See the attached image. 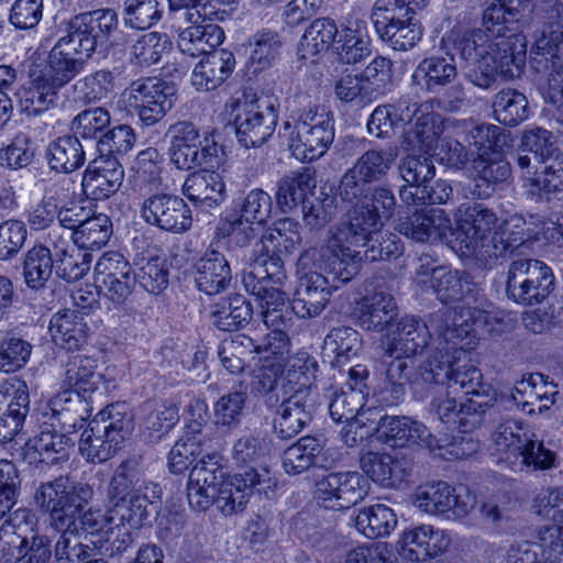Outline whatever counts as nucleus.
<instances>
[{
	"label": "nucleus",
	"instance_id": "obj_1",
	"mask_svg": "<svg viewBox=\"0 0 563 563\" xmlns=\"http://www.w3.org/2000/svg\"><path fill=\"white\" fill-rule=\"evenodd\" d=\"M362 256L327 232L321 246L303 250L297 260V285L291 309L299 318H316L332 292L357 275Z\"/></svg>",
	"mask_w": 563,
	"mask_h": 563
},
{
	"label": "nucleus",
	"instance_id": "obj_2",
	"mask_svg": "<svg viewBox=\"0 0 563 563\" xmlns=\"http://www.w3.org/2000/svg\"><path fill=\"white\" fill-rule=\"evenodd\" d=\"M417 283L429 287L443 303L457 302L454 308H444L430 318L431 327L442 341L457 343L465 338H475L476 330L488 320L492 306L483 289L457 271L444 266L429 268L428 257H420Z\"/></svg>",
	"mask_w": 563,
	"mask_h": 563
},
{
	"label": "nucleus",
	"instance_id": "obj_3",
	"mask_svg": "<svg viewBox=\"0 0 563 563\" xmlns=\"http://www.w3.org/2000/svg\"><path fill=\"white\" fill-rule=\"evenodd\" d=\"M158 484L147 479L137 459H128L114 470L108 487V509L89 508L77 517L84 531L101 538L113 533V525L142 528L151 517V506L161 500Z\"/></svg>",
	"mask_w": 563,
	"mask_h": 563
},
{
	"label": "nucleus",
	"instance_id": "obj_4",
	"mask_svg": "<svg viewBox=\"0 0 563 563\" xmlns=\"http://www.w3.org/2000/svg\"><path fill=\"white\" fill-rule=\"evenodd\" d=\"M118 14L111 8L96 9L73 16L67 34L52 47L47 64H38L41 74L59 90L80 74L98 47L107 44L118 27Z\"/></svg>",
	"mask_w": 563,
	"mask_h": 563
},
{
	"label": "nucleus",
	"instance_id": "obj_5",
	"mask_svg": "<svg viewBox=\"0 0 563 563\" xmlns=\"http://www.w3.org/2000/svg\"><path fill=\"white\" fill-rule=\"evenodd\" d=\"M478 340V330L475 338H465L457 343L443 341L449 346L440 357L432 356L420 364V376L427 384H445L446 389L457 394L477 397L478 400H487L490 387L482 382L481 371L466 360V351L471 350Z\"/></svg>",
	"mask_w": 563,
	"mask_h": 563
},
{
	"label": "nucleus",
	"instance_id": "obj_6",
	"mask_svg": "<svg viewBox=\"0 0 563 563\" xmlns=\"http://www.w3.org/2000/svg\"><path fill=\"white\" fill-rule=\"evenodd\" d=\"M376 422L377 438L393 448L418 445L430 452L439 450V455L445 457L449 454L454 459H465L477 450V443L464 437L443 445L423 423L407 416L385 415L376 419Z\"/></svg>",
	"mask_w": 563,
	"mask_h": 563
},
{
	"label": "nucleus",
	"instance_id": "obj_7",
	"mask_svg": "<svg viewBox=\"0 0 563 563\" xmlns=\"http://www.w3.org/2000/svg\"><path fill=\"white\" fill-rule=\"evenodd\" d=\"M92 497L93 489L89 484L60 475L53 481L40 483L33 501L40 511L48 515L53 528H65L75 525Z\"/></svg>",
	"mask_w": 563,
	"mask_h": 563
},
{
	"label": "nucleus",
	"instance_id": "obj_8",
	"mask_svg": "<svg viewBox=\"0 0 563 563\" xmlns=\"http://www.w3.org/2000/svg\"><path fill=\"white\" fill-rule=\"evenodd\" d=\"M428 3L429 0H376L372 20L380 40L395 51L416 46L422 37L416 11Z\"/></svg>",
	"mask_w": 563,
	"mask_h": 563
},
{
	"label": "nucleus",
	"instance_id": "obj_9",
	"mask_svg": "<svg viewBox=\"0 0 563 563\" xmlns=\"http://www.w3.org/2000/svg\"><path fill=\"white\" fill-rule=\"evenodd\" d=\"M121 405H110L98 412L82 431L79 452L87 462L100 464L110 460L132 431V418L120 410Z\"/></svg>",
	"mask_w": 563,
	"mask_h": 563
},
{
	"label": "nucleus",
	"instance_id": "obj_10",
	"mask_svg": "<svg viewBox=\"0 0 563 563\" xmlns=\"http://www.w3.org/2000/svg\"><path fill=\"white\" fill-rule=\"evenodd\" d=\"M289 132V148L302 162H312L323 156L334 141L333 113L321 106L303 109L295 124L285 122Z\"/></svg>",
	"mask_w": 563,
	"mask_h": 563
},
{
	"label": "nucleus",
	"instance_id": "obj_11",
	"mask_svg": "<svg viewBox=\"0 0 563 563\" xmlns=\"http://www.w3.org/2000/svg\"><path fill=\"white\" fill-rule=\"evenodd\" d=\"M371 201L354 208L349 221L339 222L329 228V233L341 240L349 249L374 238L373 234L382 229L396 208V198L391 189L379 186L371 190Z\"/></svg>",
	"mask_w": 563,
	"mask_h": 563
},
{
	"label": "nucleus",
	"instance_id": "obj_12",
	"mask_svg": "<svg viewBox=\"0 0 563 563\" xmlns=\"http://www.w3.org/2000/svg\"><path fill=\"white\" fill-rule=\"evenodd\" d=\"M175 96L176 88L172 82L157 77H145L130 84L121 93L118 107L136 115L143 128H151L172 110Z\"/></svg>",
	"mask_w": 563,
	"mask_h": 563
},
{
	"label": "nucleus",
	"instance_id": "obj_13",
	"mask_svg": "<svg viewBox=\"0 0 563 563\" xmlns=\"http://www.w3.org/2000/svg\"><path fill=\"white\" fill-rule=\"evenodd\" d=\"M555 277L551 267L537 258L520 257L508 267L506 294L523 306L543 302L554 290Z\"/></svg>",
	"mask_w": 563,
	"mask_h": 563
},
{
	"label": "nucleus",
	"instance_id": "obj_14",
	"mask_svg": "<svg viewBox=\"0 0 563 563\" xmlns=\"http://www.w3.org/2000/svg\"><path fill=\"white\" fill-rule=\"evenodd\" d=\"M169 139L170 162L181 170L197 167L213 168L219 164V146L213 140H201L199 129L190 121L173 123L166 133Z\"/></svg>",
	"mask_w": 563,
	"mask_h": 563
},
{
	"label": "nucleus",
	"instance_id": "obj_15",
	"mask_svg": "<svg viewBox=\"0 0 563 563\" xmlns=\"http://www.w3.org/2000/svg\"><path fill=\"white\" fill-rule=\"evenodd\" d=\"M411 503L418 510L445 519H462L475 505V497L468 492L456 488L444 481H432L416 487Z\"/></svg>",
	"mask_w": 563,
	"mask_h": 563
},
{
	"label": "nucleus",
	"instance_id": "obj_16",
	"mask_svg": "<svg viewBox=\"0 0 563 563\" xmlns=\"http://www.w3.org/2000/svg\"><path fill=\"white\" fill-rule=\"evenodd\" d=\"M563 44V14L556 23L543 26L536 34L532 51L538 63L544 62L549 71L547 78L545 99L553 104H563V55L560 45Z\"/></svg>",
	"mask_w": 563,
	"mask_h": 563
},
{
	"label": "nucleus",
	"instance_id": "obj_17",
	"mask_svg": "<svg viewBox=\"0 0 563 563\" xmlns=\"http://www.w3.org/2000/svg\"><path fill=\"white\" fill-rule=\"evenodd\" d=\"M240 214L227 218L219 230L239 246H245L255 238L253 224H264L271 217L273 201L268 192L261 188L250 190L236 203Z\"/></svg>",
	"mask_w": 563,
	"mask_h": 563
},
{
	"label": "nucleus",
	"instance_id": "obj_18",
	"mask_svg": "<svg viewBox=\"0 0 563 563\" xmlns=\"http://www.w3.org/2000/svg\"><path fill=\"white\" fill-rule=\"evenodd\" d=\"M367 481L358 472H332L316 482L314 498L325 509L345 510L367 495Z\"/></svg>",
	"mask_w": 563,
	"mask_h": 563
},
{
	"label": "nucleus",
	"instance_id": "obj_19",
	"mask_svg": "<svg viewBox=\"0 0 563 563\" xmlns=\"http://www.w3.org/2000/svg\"><path fill=\"white\" fill-rule=\"evenodd\" d=\"M275 484L276 482L271 476L268 468L251 467L243 473L228 476L227 481L220 486L214 503L224 516H232L245 509L250 496L255 490L260 494H266L267 489L275 486Z\"/></svg>",
	"mask_w": 563,
	"mask_h": 563
},
{
	"label": "nucleus",
	"instance_id": "obj_20",
	"mask_svg": "<svg viewBox=\"0 0 563 563\" xmlns=\"http://www.w3.org/2000/svg\"><path fill=\"white\" fill-rule=\"evenodd\" d=\"M456 240L464 255L483 247V243L499 227L496 212L479 202H464L455 212Z\"/></svg>",
	"mask_w": 563,
	"mask_h": 563
},
{
	"label": "nucleus",
	"instance_id": "obj_21",
	"mask_svg": "<svg viewBox=\"0 0 563 563\" xmlns=\"http://www.w3.org/2000/svg\"><path fill=\"white\" fill-rule=\"evenodd\" d=\"M141 217L148 225L173 234H183L192 227L190 207L183 198L169 194H155L144 199Z\"/></svg>",
	"mask_w": 563,
	"mask_h": 563
},
{
	"label": "nucleus",
	"instance_id": "obj_22",
	"mask_svg": "<svg viewBox=\"0 0 563 563\" xmlns=\"http://www.w3.org/2000/svg\"><path fill=\"white\" fill-rule=\"evenodd\" d=\"M511 44L512 46H509L501 40L496 45H501L499 47L504 48L503 55L495 54L487 60L474 63L477 66L468 73L470 81L478 88L489 89L496 82L497 75L504 79L519 77L526 64V37H517Z\"/></svg>",
	"mask_w": 563,
	"mask_h": 563
},
{
	"label": "nucleus",
	"instance_id": "obj_23",
	"mask_svg": "<svg viewBox=\"0 0 563 563\" xmlns=\"http://www.w3.org/2000/svg\"><path fill=\"white\" fill-rule=\"evenodd\" d=\"M222 456L212 453L200 459L191 468L187 484L189 505L197 510H206L217 498L220 486L227 481Z\"/></svg>",
	"mask_w": 563,
	"mask_h": 563
},
{
	"label": "nucleus",
	"instance_id": "obj_24",
	"mask_svg": "<svg viewBox=\"0 0 563 563\" xmlns=\"http://www.w3.org/2000/svg\"><path fill=\"white\" fill-rule=\"evenodd\" d=\"M451 394V389L439 394L431 401L432 411L449 428L462 433L472 432L482 423L487 408L490 407V398L487 400L467 398L465 401L457 402L455 396Z\"/></svg>",
	"mask_w": 563,
	"mask_h": 563
},
{
	"label": "nucleus",
	"instance_id": "obj_25",
	"mask_svg": "<svg viewBox=\"0 0 563 563\" xmlns=\"http://www.w3.org/2000/svg\"><path fill=\"white\" fill-rule=\"evenodd\" d=\"M471 174L473 196L487 199L510 178L511 166L501 151H485L471 161Z\"/></svg>",
	"mask_w": 563,
	"mask_h": 563
},
{
	"label": "nucleus",
	"instance_id": "obj_26",
	"mask_svg": "<svg viewBox=\"0 0 563 563\" xmlns=\"http://www.w3.org/2000/svg\"><path fill=\"white\" fill-rule=\"evenodd\" d=\"M236 136L246 148L263 145L274 133L277 114L269 101L250 104L236 120Z\"/></svg>",
	"mask_w": 563,
	"mask_h": 563
},
{
	"label": "nucleus",
	"instance_id": "obj_27",
	"mask_svg": "<svg viewBox=\"0 0 563 563\" xmlns=\"http://www.w3.org/2000/svg\"><path fill=\"white\" fill-rule=\"evenodd\" d=\"M431 340L424 321L415 316L400 318L382 339L380 346L390 353L415 356L424 351Z\"/></svg>",
	"mask_w": 563,
	"mask_h": 563
},
{
	"label": "nucleus",
	"instance_id": "obj_28",
	"mask_svg": "<svg viewBox=\"0 0 563 563\" xmlns=\"http://www.w3.org/2000/svg\"><path fill=\"white\" fill-rule=\"evenodd\" d=\"M395 229L416 242H433L445 238L452 223L444 210L431 208L400 217Z\"/></svg>",
	"mask_w": 563,
	"mask_h": 563
},
{
	"label": "nucleus",
	"instance_id": "obj_29",
	"mask_svg": "<svg viewBox=\"0 0 563 563\" xmlns=\"http://www.w3.org/2000/svg\"><path fill=\"white\" fill-rule=\"evenodd\" d=\"M273 409V430L279 439L297 435L311 421V404L302 391L285 394Z\"/></svg>",
	"mask_w": 563,
	"mask_h": 563
},
{
	"label": "nucleus",
	"instance_id": "obj_30",
	"mask_svg": "<svg viewBox=\"0 0 563 563\" xmlns=\"http://www.w3.org/2000/svg\"><path fill=\"white\" fill-rule=\"evenodd\" d=\"M124 170L115 158H95L84 173L81 187L92 200H104L115 194L123 181Z\"/></svg>",
	"mask_w": 563,
	"mask_h": 563
},
{
	"label": "nucleus",
	"instance_id": "obj_31",
	"mask_svg": "<svg viewBox=\"0 0 563 563\" xmlns=\"http://www.w3.org/2000/svg\"><path fill=\"white\" fill-rule=\"evenodd\" d=\"M419 118L409 124H405L401 146L407 152L431 153L438 148L441 134L444 130L443 117L433 110L424 107Z\"/></svg>",
	"mask_w": 563,
	"mask_h": 563
},
{
	"label": "nucleus",
	"instance_id": "obj_32",
	"mask_svg": "<svg viewBox=\"0 0 563 563\" xmlns=\"http://www.w3.org/2000/svg\"><path fill=\"white\" fill-rule=\"evenodd\" d=\"M283 467L287 474H300L310 467L330 468L335 459L329 449L314 437H302L288 446L282 455Z\"/></svg>",
	"mask_w": 563,
	"mask_h": 563
},
{
	"label": "nucleus",
	"instance_id": "obj_33",
	"mask_svg": "<svg viewBox=\"0 0 563 563\" xmlns=\"http://www.w3.org/2000/svg\"><path fill=\"white\" fill-rule=\"evenodd\" d=\"M360 466L368 478L384 488L399 486L410 473L409 462L405 457L386 452L363 453L360 457Z\"/></svg>",
	"mask_w": 563,
	"mask_h": 563
},
{
	"label": "nucleus",
	"instance_id": "obj_34",
	"mask_svg": "<svg viewBox=\"0 0 563 563\" xmlns=\"http://www.w3.org/2000/svg\"><path fill=\"white\" fill-rule=\"evenodd\" d=\"M532 11L531 0H496L483 13V26L494 34H522L525 18Z\"/></svg>",
	"mask_w": 563,
	"mask_h": 563
},
{
	"label": "nucleus",
	"instance_id": "obj_35",
	"mask_svg": "<svg viewBox=\"0 0 563 563\" xmlns=\"http://www.w3.org/2000/svg\"><path fill=\"white\" fill-rule=\"evenodd\" d=\"M33 531L35 518L26 508L16 509L0 527V559L4 563H19L27 555V534L23 525Z\"/></svg>",
	"mask_w": 563,
	"mask_h": 563
},
{
	"label": "nucleus",
	"instance_id": "obj_36",
	"mask_svg": "<svg viewBox=\"0 0 563 563\" xmlns=\"http://www.w3.org/2000/svg\"><path fill=\"white\" fill-rule=\"evenodd\" d=\"M59 89L41 74L38 64H32L29 69V80L18 92L19 106L23 113L35 117L53 106L58 99Z\"/></svg>",
	"mask_w": 563,
	"mask_h": 563
},
{
	"label": "nucleus",
	"instance_id": "obj_37",
	"mask_svg": "<svg viewBox=\"0 0 563 563\" xmlns=\"http://www.w3.org/2000/svg\"><path fill=\"white\" fill-rule=\"evenodd\" d=\"M235 57L228 49L209 52L194 68L191 84L198 91H211L220 87L232 74Z\"/></svg>",
	"mask_w": 563,
	"mask_h": 563
},
{
	"label": "nucleus",
	"instance_id": "obj_38",
	"mask_svg": "<svg viewBox=\"0 0 563 563\" xmlns=\"http://www.w3.org/2000/svg\"><path fill=\"white\" fill-rule=\"evenodd\" d=\"M483 27L484 29H475L464 33L457 43L462 58L468 63L474 64L487 60L494 57L495 54L503 55L504 48H500V45H496L497 43H500L501 40L507 42L509 46H512L511 43L515 42V38L526 37L521 34H514L509 36H505V34H494L485 26Z\"/></svg>",
	"mask_w": 563,
	"mask_h": 563
},
{
	"label": "nucleus",
	"instance_id": "obj_39",
	"mask_svg": "<svg viewBox=\"0 0 563 563\" xmlns=\"http://www.w3.org/2000/svg\"><path fill=\"white\" fill-rule=\"evenodd\" d=\"M382 350L380 364L384 367L386 382L390 386L393 404L401 400L407 384H427L420 376V365L417 368L413 367V356Z\"/></svg>",
	"mask_w": 563,
	"mask_h": 563
},
{
	"label": "nucleus",
	"instance_id": "obj_40",
	"mask_svg": "<svg viewBox=\"0 0 563 563\" xmlns=\"http://www.w3.org/2000/svg\"><path fill=\"white\" fill-rule=\"evenodd\" d=\"M521 187L527 200L550 202L552 196L563 191V157L555 156L537 175H526Z\"/></svg>",
	"mask_w": 563,
	"mask_h": 563
},
{
	"label": "nucleus",
	"instance_id": "obj_41",
	"mask_svg": "<svg viewBox=\"0 0 563 563\" xmlns=\"http://www.w3.org/2000/svg\"><path fill=\"white\" fill-rule=\"evenodd\" d=\"M231 278L230 265L218 251H207L196 264L195 283L201 292L219 294L229 286Z\"/></svg>",
	"mask_w": 563,
	"mask_h": 563
},
{
	"label": "nucleus",
	"instance_id": "obj_42",
	"mask_svg": "<svg viewBox=\"0 0 563 563\" xmlns=\"http://www.w3.org/2000/svg\"><path fill=\"white\" fill-rule=\"evenodd\" d=\"M457 75L453 56H430L422 59L412 73V81L428 92H439Z\"/></svg>",
	"mask_w": 563,
	"mask_h": 563
},
{
	"label": "nucleus",
	"instance_id": "obj_43",
	"mask_svg": "<svg viewBox=\"0 0 563 563\" xmlns=\"http://www.w3.org/2000/svg\"><path fill=\"white\" fill-rule=\"evenodd\" d=\"M282 374L283 364L279 362L263 363L251 373V393L262 397L268 409H273L285 394L290 393L286 388Z\"/></svg>",
	"mask_w": 563,
	"mask_h": 563
},
{
	"label": "nucleus",
	"instance_id": "obj_44",
	"mask_svg": "<svg viewBox=\"0 0 563 563\" xmlns=\"http://www.w3.org/2000/svg\"><path fill=\"white\" fill-rule=\"evenodd\" d=\"M224 37V31L218 24L188 25L179 32L177 46L183 54L190 57L206 56L214 51Z\"/></svg>",
	"mask_w": 563,
	"mask_h": 563
},
{
	"label": "nucleus",
	"instance_id": "obj_45",
	"mask_svg": "<svg viewBox=\"0 0 563 563\" xmlns=\"http://www.w3.org/2000/svg\"><path fill=\"white\" fill-rule=\"evenodd\" d=\"M49 332L57 345L73 351L86 344L89 328L78 312L65 310L52 317Z\"/></svg>",
	"mask_w": 563,
	"mask_h": 563
},
{
	"label": "nucleus",
	"instance_id": "obj_46",
	"mask_svg": "<svg viewBox=\"0 0 563 563\" xmlns=\"http://www.w3.org/2000/svg\"><path fill=\"white\" fill-rule=\"evenodd\" d=\"M97 362L85 355L70 356L64 365L62 386L89 398L97 390L101 376L97 373Z\"/></svg>",
	"mask_w": 563,
	"mask_h": 563
},
{
	"label": "nucleus",
	"instance_id": "obj_47",
	"mask_svg": "<svg viewBox=\"0 0 563 563\" xmlns=\"http://www.w3.org/2000/svg\"><path fill=\"white\" fill-rule=\"evenodd\" d=\"M260 252L261 255L243 276L246 290H254L256 286L283 285L287 278L284 262L278 254L271 252L267 245H262Z\"/></svg>",
	"mask_w": 563,
	"mask_h": 563
},
{
	"label": "nucleus",
	"instance_id": "obj_48",
	"mask_svg": "<svg viewBox=\"0 0 563 563\" xmlns=\"http://www.w3.org/2000/svg\"><path fill=\"white\" fill-rule=\"evenodd\" d=\"M183 194L194 202L214 207L224 199V183L218 173L202 169L186 178Z\"/></svg>",
	"mask_w": 563,
	"mask_h": 563
},
{
	"label": "nucleus",
	"instance_id": "obj_49",
	"mask_svg": "<svg viewBox=\"0 0 563 563\" xmlns=\"http://www.w3.org/2000/svg\"><path fill=\"white\" fill-rule=\"evenodd\" d=\"M45 155L51 169L65 174L80 168L86 161L84 146L75 134L51 142Z\"/></svg>",
	"mask_w": 563,
	"mask_h": 563
},
{
	"label": "nucleus",
	"instance_id": "obj_50",
	"mask_svg": "<svg viewBox=\"0 0 563 563\" xmlns=\"http://www.w3.org/2000/svg\"><path fill=\"white\" fill-rule=\"evenodd\" d=\"M395 298L386 291L378 290L363 298L358 308V323L368 331H382L395 316Z\"/></svg>",
	"mask_w": 563,
	"mask_h": 563
},
{
	"label": "nucleus",
	"instance_id": "obj_51",
	"mask_svg": "<svg viewBox=\"0 0 563 563\" xmlns=\"http://www.w3.org/2000/svg\"><path fill=\"white\" fill-rule=\"evenodd\" d=\"M38 433L30 440L29 448L38 454V460L47 464H56L68 460L75 441L65 432L51 427L38 426Z\"/></svg>",
	"mask_w": 563,
	"mask_h": 563
},
{
	"label": "nucleus",
	"instance_id": "obj_52",
	"mask_svg": "<svg viewBox=\"0 0 563 563\" xmlns=\"http://www.w3.org/2000/svg\"><path fill=\"white\" fill-rule=\"evenodd\" d=\"M318 364L313 356L308 352L300 351L289 356L283 363V380L286 388L291 393L302 391L305 396H309V389L316 377Z\"/></svg>",
	"mask_w": 563,
	"mask_h": 563
},
{
	"label": "nucleus",
	"instance_id": "obj_53",
	"mask_svg": "<svg viewBox=\"0 0 563 563\" xmlns=\"http://www.w3.org/2000/svg\"><path fill=\"white\" fill-rule=\"evenodd\" d=\"M251 303L242 295H234L214 305L211 312L212 324L221 331H235L252 319Z\"/></svg>",
	"mask_w": 563,
	"mask_h": 563
},
{
	"label": "nucleus",
	"instance_id": "obj_54",
	"mask_svg": "<svg viewBox=\"0 0 563 563\" xmlns=\"http://www.w3.org/2000/svg\"><path fill=\"white\" fill-rule=\"evenodd\" d=\"M316 187V180L309 170L291 173L277 183L276 202L283 212L305 205L307 195Z\"/></svg>",
	"mask_w": 563,
	"mask_h": 563
},
{
	"label": "nucleus",
	"instance_id": "obj_55",
	"mask_svg": "<svg viewBox=\"0 0 563 563\" xmlns=\"http://www.w3.org/2000/svg\"><path fill=\"white\" fill-rule=\"evenodd\" d=\"M515 457L519 459L520 471L549 472L560 464L558 453L548 448L534 433L529 434L522 442Z\"/></svg>",
	"mask_w": 563,
	"mask_h": 563
},
{
	"label": "nucleus",
	"instance_id": "obj_56",
	"mask_svg": "<svg viewBox=\"0 0 563 563\" xmlns=\"http://www.w3.org/2000/svg\"><path fill=\"white\" fill-rule=\"evenodd\" d=\"M397 526L394 510L383 504H375L360 510L355 518L356 529L368 539L386 537Z\"/></svg>",
	"mask_w": 563,
	"mask_h": 563
},
{
	"label": "nucleus",
	"instance_id": "obj_57",
	"mask_svg": "<svg viewBox=\"0 0 563 563\" xmlns=\"http://www.w3.org/2000/svg\"><path fill=\"white\" fill-rule=\"evenodd\" d=\"M164 10V0H124L122 21L128 29L148 30L163 19Z\"/></svg>",
	"mask_w": 563,
	"mask_h": 563
},
{
	"label": "nucleus",
	"instance_id": "obj_58",
	"mask_svg": "<svg viewBox=\"0 0 563 563\" xmlns=\"http://www.w3.org/2000/svg\"><path fill=\"white\" fill-rule=\"evenodd\" d=\"M529 112L527 97L516 89H501L493 99L494 117L505 125H519L529 118Z\"/></svg>",
	"mask_w": 563,
	"mask_h": 563
},
{
	"label": "nucleus",
	"instance_id": "obj_59",
	"mask_svg": "<svg viewBox=\"0 0 563 563\" xmlns=\"http://www.w3.org/2000/svg\"><path fill=\"white\" fill-rule=\"evenodd\" d=\"M334 49L341 63L354 65L371 56V37L365 27H344L340 31Z\"/></svg>",
	"mask_w": 563,
	"mask_h": 563
},
{
	"label": "nucleus",
	"instance_id": "obj_60",
	"mask_svg": "<svg viewBox=\"0 0 563 563\" xmlns=\"http://www.w3.org/2000/svg\"><path fill=\"white\" fill-rule=\"evenodd\" d=\"M340 31L334 20L329 18L316 19L306 29L301 41L300 49L302 57H314L322 52H327L332 45H335Z\"/></svg>",
	"mask_w": 563,
	"mask_h": 563
},
{
	"label": "nucleus",
	"instance_id": "obj_61",
	"mask_svg": "<svg viewBox=\"0 0 563 563\" xmlns=\"http://www.w3.org/2000/svg\"><path fill=\"white\" fill-rule=\"evenodd\" d=\"M170 45L172 43L165 33L148 32L142 34L130 46V62L139 67H150L159 63Z\"/></svg>",
	"mask_w": 563,
	"mask_h": 563
},
{
	"label": "nucleus",
	"instance_id": "obj_62",
	"mask_svg": "<svg viewBox=\"0 0 563 563\" xmlns=\"http://www.w3.org/2000/svg\"><path fill=\"white\" fill-rule=\"evenodd\" d=\"M54 260L49 247L37 245L26 252L23 275L29 287L42 288L52 276Z\"/></svg>",
	"mask_w": 563,
	"mask_h": 563
},
{
	"label": "nucleus",
	"instance_id": "obj_63",
	"mask_svg": "<svg viewBox=\"0 0 563 563\" xmlns=\"http://www.w3.org/2000/svg\"><path fill=\"white\" fill-rule=\"evenodd\" d=\"M547 550L540 529L537 542L523 541L500 548L493 555L492 563H550Z\"/></svg>",
	"mask_w": 563,
	"mask_h": 563
},
{
	"label": "nucleus",
	"instance_id": "obj_64",
	"mask_svg": "<svg viewBox=\"0 0 563 563\" xmlns=\"http://www.w3.org/2000/svg\"><path fill=\"white\" fill-rule=\"evenodd\" d=\"M111 234L112 223L108 216H89L80 229L74 231V243L81 250H99L108 243Z\"/></svg>",
	"mask_w": 563,
	"mask_h": 563
}]
</instances>
